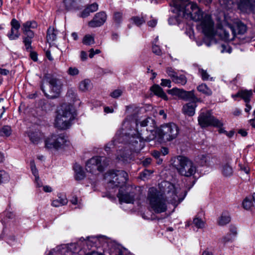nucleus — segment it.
Returning <instances> with one entry per match:
<instances>
[{"instance_id":"49","label":"nucleus","mask_w":255,"mask_h":255,"mask_svg":"<svg viewBox=\"0 0 255 255\" xmlns=\"http://www.w3.org/2000/svg\"><path fill=\"white\" fill-rule=\"evenodd\" d=\"M69 75L71 76H76L79 74V71L76 67H70L67 71Z\"/></svg>"},{"instance_id":"58","label":"nucleus","mask_w":255,"mask_h":255,"mask_svg":"<svg viewBox=\"0 0 255 255\" xmlns=\"http://www.w3.org/2000/svg\"><path fill=\"white\" fill-rule=\"evenodd\" d=\"M241 113H242L241 110L238 109V108L235 109L232 112L233 115L235 116H240L241 114Z\"/></svg>"},{"instance_id":"48","label":"nucleus","mask_w":255,"mask_h":255,"mask_svg":"<svg viewBox=\"0 0 255 255\" xmlns=\"http://www.w3.org/2000/svg\"><path fill=\"white\" fill-rule=\"evenodd\" d=\"M123 90L121 89H116L110 94V96L114 98H118L123 94Z\"/></svg>"},{"instance_id":"63","label":"nucleus","mask_w":255,"mask_h":255,"mask_svg":"<svg viewBox=\"0 0 255 255\" xmlns=\"http://www.w3.org/2000/svg\"><path fill=\"white\" fill-rule=\"evenodd\" d=\"M161 154L160 152L158 151H153L152 155L153 157H154L156 158H158Z\"/></svg>"},{"instance_id":"47","label":"nucleus","mask_w":255,"mask_h":255,"mask_svg":"<svg viewBox=\"0 0 255 255\" xmlns=\"http://www.w3.org/2000/svg\"><path fill=\"white\" fill-rule=\"evenodd\" d=\"M166 73L173 80V78H174L178 74V73L172 68L168 67L166 69Z\"/></svg>"},{"instance_id":"18","label":"nucleus","mask_w":255,"mask_h":255,"mask_svg":"<svg viewBox=\"0 0 255 255\" xmlns=\"http://www.w3.org/2000/svg\"><path fill=\"white\" fill-rule=\"evenodd\" d=\"M254 0H240L238 8L244 12H250L253 9Z\"/></svg>"},{"instance_id":"23","label":"nucleus","mask_w":255,"mask_h":255,"mask_svg":"<svg viewBox=\"0 0 255 255\" xmlns=\"http://www.w3.org/2000/svg\"><path fill=\"white\" fill-rule=\"evenodd\" d=\"M196 106L197 105L195 102L188 103L183 106L182 111L184 114L189 116H193L195 114Z\"/></svg>"},{"instance_id":"7","label":"nucleus","mask_w":255,"mask_h":255,"mask_svg":"<svg viewBox=\"0 0 255 255\" xmlns=\"http://www.w3.org/2000/svg\"><path fill=\"white\" fill-rule=\"evenodd\" d=\"M128 175L123 170L110 171L105 176L108 186L114 188L124 185L128 180Z\"/></svg>"},{"instance_id":"55","label":"nucleus","mask_w":255,"mask_h":255,"mask_svg":"<svg viewBox=\"0 0 255 255\" xmlns=\"http://www.w3.org/2000/svg\"><path fill=\"white\" fill-rule=\"evenodd\" d=\"M237 234V231L236 229H233L231 231V233L229 234V237L226 240V238H225L226 241H229L233 239V237H235Z\"/></svg>"},{"instance_id":"10","label":"nucleus","mask_w":255,"mask_h":255,"mask_svg":"<svg viewBox=\"0 0 255 255\" xmlns=\"http://www.w3.org/2000/svg\"><path fill=\"white\" fill-rule=\"evenodd\" d=\"M45 79L46 82L49 83L50 85L51 93H53V95H48L47 93H46L45 90L44 89L43 85H41V89L42 91L44 93L46 96H49L51 98L57 97L60 93L62 87V83L61 81L58 79L49 77L48 75L45 76Z\"/></svg>"},{"instance_id":"56","label":"nucleus","mask_w":255,"mask_h":255,"mask_svg":"<svg viewBox=\"0 0 255 255\" xmlns=\"http://www.w3.org/2000/svg\"><path fill=\"white\" fill-rule=\"evenodd\" d=\"M101 51L99 49H96L95 51L93 49H91L89 51V57L92 58L95 54H99Z\"/></svg>"},{"instance_id":"30","label":"nucleus","mask_w":255,"mask_h":255,"mask_svg":"<svg viewBox=\"0 0 255 255\" xmlns=\"http://www.w3.org/2000/svg\"><path fill=\"white\" fill-rule=\"evenodd\" d=\"M68 202L65 196L60 195L58 199L54 200L52 202V206L55 207H58L66 205Z\"/></svg>"},{"instance_id":"4","label":"nucleus","mask_w":255,"mask_h":255,"mask_svg":"<svg viewBox=\"0 0 255 255\" xmlns=\"http://www.w3.org/2000/svg\"><path fill=\"white\" fill-rule=\"evenodd\" d=\"M179 132L178 127L173 123L164 124L159 128H156L155 134L163 140L171 141L175 139Z\"/></svg>"},{"instance_id":"35","label":"nucleus","mask_w":255,"mask_h":255,"mask_svg":"<svg viewBox=\"0 0 255 255\" xmlns=\"http://www.w3.org/2000/svg\"><path fill=\"white\" fill-rule=\"evenodd\" d=\"M197 90L207 96H210L212 94V90L205 84H202L197 87Z\"/></svg>"},{"instance_id":"33","label":"nucleus","mask_w":255,"mask_h":255,"mask_svg":"<svg viewBox=\"0 0 255 255\" xmlns=\"http://www.w3.org/2000/svg\"><path fill=\"white\" fill-rule=\"evenodd\" d=\"M11 26L10 30L7 33V36L10 40H14L16 37V19L13 18L10 22Z\"/></svg>"},{"instance_id":"45","label":"nucleus","mask_w":255,"mask_h":255,"mask_svg":"<svg viewBox=\"0 0 255 255\" xmlns=\"http://www.w3.org/2000/svg\"><path fill=\"white\" fill-rule=\"evenodd\" d=\"M199 73L203 80L206 81L210 79V75L208 74L206 70H204L203 69H199Z\"/></svg>"},{"instance_id":"26","label":"nucleus","mask_w":255,"mask_h":255,"mask_svg":"<svg viewBox=\"0 0 255 255\" xmlns=\"http://www.w3.org/2000/svg\"><path fill=\"white\" fill-rule=\"evenodd\" d=\"M75 171V178L77 180H81L85 177V173L82 167L77 164H75L74 166Z\"/></svg>"},{"instance_id":"27","label":"nucleus","mask_w":255,"mask_h":255,"mask_svg":"<svg viewBox=\"0 0 255 255\" xmlns=\"http://www.w3.org/2000/svg\"><path fill=\"white\" fill-rule=\"evenodd\" d=\"M151 90L156 96L162 98L165 100L168 99L167 96L164 92L163 89L158 85H154L151 88Z\"/></svg>"},{"instance_id":"42","label":"nucleus","mask_w":255,"mask_h":255,"mask_svg":"<svg viewBox=\"0 0 255 255\" xmlns=\"http://www.w3.org/2000/svg\"><path fill=\"white\" fill-rule=\"evenodd\" d=\"M81 0H64V3L67 8H70L76 5Z\"/></svg>"},{"instance_id":"11","label":"nucleus","mask_w":255,"mask_h":255,"mask_svg":"<svg viewBox=\"0 0 255 255\" xmlns=\"http://www.w3.org/2000/svg\"><path fill=\"white\" fill-rule=\"evenodd\" d=\"M56 250L63 255H79L81 249L77 243H71L58 246Z\"/></svg>"},{"instance_id":"13","label":"nucleus","mask_w":255,"mask_h":255,"mask_svg":"<svg viewBox=\"0 0 255 255\" xmlns=\"http://www.w3.org/2000/svg\"><path fill=\"white\" fill-rule=\"evenodd\" d=\"M168 93L172 95L177 96L179 98L186 101L194 99L195 98L193 91H186L182 89L174 88L168 90Z\"/></svg>"},{"instance_id":"51","label":"nucleus","mask_w":255,"mask_h":255,"mask_svg":"<svg viewBox=\"0 0 255 255\" xmlns=\"http://www.w3.org/2000/svg\"><path fill=\"white\" fill-rule=\"evenodd\" d=\"M161 82L160 85L163 87H167L168 88L171 87V82L168 79H161Z\"/></svg>"},{"instance_id":"12","label":"nucleus","mask_w":255,"mask_h":255,"mask_svg":"<svg viewBox=\"0 0 255 255\" xmlns=\"http://www.w3.org/2000/svg\"><path fill=\"white\" fill-rule=\"evenodd\" d=\"M60 113H61L60 112ZM74 119V117H70L69 113L67 116H61V114L56 115L54 125L58 128L61 129H66L71 126V121Z\"/></svg>"},{"instance_id":"40","label":"nucleus","mask_w":255,"mask_h":255,"mask_svg":"<svg viewBox=\"0 0 255 255\" xmlns=\"http://www.w3.org/2000/svg\"><path fill=\"white\" fill-rule=\"evenodd\" d=\"M219 162V158L216 156L210 155L208 167H213L218 165Z\"/></svg>"},{"instance_id":"1","label":"nucleus","mask_w":255,"mask_h":255,"mask_svg":"<svg viewBox=\"0 0 255 255\" xmlns=\"http://www.w3.org/2000/svg\"><path fill=\"white\" fill-rule=\"evenodd\" d=\"M159 190L154 187L149 189L147 200L152 210L156 213L166 211V201L177 206L184 198L186 194L178 184L164 181L159 184Z\"/></svg>"},{"instance_id":"60","label":"nucleus","mask_w":255,"mask_h":255,"mask_svg":"<svg viewBox=\"0 0 255 255\" xmlns=\"http://www.w3.org/2000/svg\"><path fill=\"white\" fill-rule=\"evenodd\" d=\"M30 57L34 61H36L37 60V54L36 52H31L30 53Z\"/></svg>"},{"instance_id":"62","label":"nucleus","mask_w":255,"mask_h":255,"mask_svg":"<svg viewBox=\"0 0 255 255\" xmlns=\"http://www.w3.org/2000/svg\"><path fill=\"white\" fill-rule=\"evenodd\" d=\"M253 116L254 117V119L250 120V123L253 127L255 128V110L253 113Z\"/></svg>"},{"instance_id":"64","label":"nucleus","mask_w":255,"mask_h":255,"mask_svg":"<svg viewBox=\"0 0 255 255\" xmlns=\"http://www.w3.org/2000/svg\"><path fill=\"white\" fill-rule=\"evenodd\" d=\"M85 255H104L102 253H99L98 252H91L86 254Z\"/></svg>"},{"instance_id":"54","label":"nucleus","mask_w":255,"mask_h":255,"mask_svg":"<svg viewBox=\"0 0 255 255\" xmlns=\"http://www.w3.org/2000/svg\"><path fill=\"white\" fill-rule=\"evenodd\" d=\"M152 173V172H150L149 170H144L142 172L140 173V177L142 179H145L147 178V176L150 175Z\"/></svg>"},{"instance_id":"22","label":"nucleus","mask_w":255,"mask_h":255,"mask_svg":"<svg viewBox=\"0 0 255 255\" xmlns=\"http://www.w3.org/2000/svg\"><path fill=\"white\" fill-rule=\"evenodd\" d=\"M92 88V83L91 80L89 79H85L79 83L78 89L81 92H87L90 91Z\"/></svg>"},{"instance_id":"46","label":"nucleus","mask_w":255,"mask_h":255,"mask_svg":"<svg viewBox=\"0 0 255 255\" xmlns=\"http://www.w3.org/2000/svg\"><path fill=\"white\" fill-rule=\"evenodd\" d=\"M220 50L222 53L227 52L230 53L232 51V49L228 45V44H222L220 47Z\"/></svg>"},{"instance_id":"61","label":"nucleus","mask_w":255,"mask_h":255,"mask_svg":"<svg viewBox=\"0 0 255 255\" xmlns=\"http://www.w3.org/2000/svg\"><path fill=\"white\" fill-rule=\"evenodd\" d=\"M156 23H157V21L155 19H152L148 22V25L149 26H151L152 27H154L156 25Z\"/></svg>"},{"instance_id":"24","label":"nucleus","mask_w":255,"mask_h":255,"mask_svg":"<svg viewBox=\"0 0 255 255\" xmlns=\"http://www.w3.org/2000/svg\"><path fill=\"white\" fill-rule=\"evenodd\" d=\"M57 30L53 27H49L47 31V41L51 44L57 38Z\"/></svg>"},{"instance_id":"43","label":"nucleus","mask_w":255,"mask_h":255,"mask_svg":"<svg viewBox=\"0 0 255 255\" xmlns=\"http://www.w3.org/2000/svg\"><path fill=\"white\" fill-rule=\"evenodd\" d=\"M193 224L197 228H203L205 227V222L200 218H195Z\"/></svg>"},{"instance_id":"36","label":"nucleus","mask_w":255,"mask_h":255,"mask_svg":"<svg viewBox=\"0 0 255 255\" xmlns=\"http://www.w3.org/2000/svg\"><path fill=\"white\" fill-rule=\"evenodd\" d=\"M210 155L208 154H202L199 157V163L202 166H208Z\"/></svg>"},{"instance_id":"14","label":"nucleus","mask_w":255,"mask_h":255,"mask_svg":"<svg viewBox=\"0 0 255 255\" xmlns=\"http://www.w3.org/2000/svg\"><path fill=\"white\" fill-rule=\"evenodd\" d=\"M107 19V14L104 11L97 13L93 19L89 22L88 25L91 27H99L106 22Z\"/></svg>"},{"instance_id":"17","label":"nucleus","mask_w":255,"mask_h":255,"mask_svg":"<svg viewBox=\"0 0 255 255\" xmlns=\"http://www.w3.org/2000/svg\"><path fill=\"white\" fill-rule=\"evenodd\" d=\"M61 114V116H66L69 113L70 117H74V109L72 105L68 104H63L60 106L57 110L56 115H59L60 113Z\"/></svg>"},{"instance_id":"2","label":"nucleus","mask_w":255,"mask_h":255,"mask_svg":"<svg viewBox=\"0 0 255 255\" xmlns=\"http://www.w3.org/2000/svg\"><path fill=\"white\" fill-rule=\"evenodd\" d=\"M133 125H135L136 129H130L128 133L130 136V142L132 144L137 143V139L139 141L142 140H150L156 136L155 135V124L152 119L147 118L138 123H134Z\"/></svg>"},{"instance_id":"31","label":"nucleus","mask_w":255,"mask_h":255,"mask_svg":"<svg viewBox=\"0 0 255 255\" xmlns=\"http://www.w3.org/2000/svg\"><path fill=\"white\" fill-rule=\"evenodd\" d=\"M255 204V198L254 196L250 198L248 197L246 198L242 203L243 208L247 210H251Z\"/></svg>"},{"instance_id":"15","label":"nucleus","mask_w":255,"mask_h":255,"mask_svg":"<svg viewBox=\"0 0 255 255\" xmlns=\"http://www.w3.org/2000/svg\"><path fill=\"white\" fill-rule=\"evenodd\" d=\"M107 242V239L104 236L89 237L87 238L86 241H85V243L88 247L104 246Z\"/></svg>"},{"instance_id":"38","label":"nucleus","mask_w":255,"mask_h":255,"mask_svg":"<svg viewBox=\"0 0 255 255\" xmlns=\"http://www.w3.org/2000/svg\"><path fill=\"white\" fill-rule=\"evenodd\" d=\"M114 22L116 24H120L123 20V13L121 12H115L113 15Z\"/></svg>"},{"instance_id":"50","label":"nucleus","mask_w":255,"mask_h":255,"mask_svg":"<svg viewBox=\"0 0 255 255\" xmlns=\"http://www.w3.org/2000/svg\"><path fill=\"white\" fill-rule=\"evenodd\" d=\"M87 7L89 9V10H90L91 13L94 12L98 10V4L97 3H93L87 6Z\"/></svg>"},{"instance_id":"32","label":"nucleus","mask_w":255,"mask_h":255,"mask_svg":"<svg viewBox=\"0 0 255 255\" xmlns=\"http://www.w3.org/2000/svg\"><path fill=\"white\" fill-rule=\"evenodd\" d=\"M231 221V217L228 212H223L219 218L218 223L220 226H224L229 223Z\"/></svg>"},{"instance_id":"41","label":"nucleus","mask_w":255,"mask_h":255,"mask_svg":"<svg viewBox=\"0 0 255 255\" xmlns=\"http://www.w3.org/2000/svg\"><path fill=\"white\" fill-rule=\"evenodd\" d=\"M83 43L87 45L93 44L95 43L94 37L90 35H85L83 38Z\"/></svg>"},{"instance_id":"29","label":"nucleus","mask_w":255,"mask_h":255,"mask_svg":"<svg viewBox=\"0 0 255 255\" xmlns=\"http://www.w3.org/2000/svg\"><path fill=\"white\" fill-rule=\"evenodd\" d=\"M30 168L32 173L35 177V182L36 184V186L38 187H41L42 186V183L39 179L38 172L33 161L30 162Z\"/></svg>"},{"instance_id":"53","label":"nucleus","mask_w":255,"mask_h":255,"mask_svg":"<svg viewBox=\"0 0 255 255\" xmlns=\"http://www.w3.org/2000/svg\"><path fill=\"white\" fill-rule=\"evenodd\" d=\"M91 13V11L86 7L81 12L80 16L85 18L88 16Z\"/></svg>"},{"instance_id":"19","label":"nucleus","mask_w":255,"mask_h":255,"mask_svg":"<svg viewBox=\"0 0 255 255\" xmlns=\"http://www.w3.org/2000/svg\"><path fill=\"white\" fill-rule=\"evenodd\" d=\"M30 141L34 144L41 142L44 137V134L39 130L31 131L28 133Z\"/></svg>"},{"instance_id":"8","label":"nucleus","mask_w":255,"mask_h":255,"mask_svg":"<svg viewBox=\"0 0 255 255\" xmlns=\"http://www.w3.org/2000/svg\"><path fill=\"white\" fill-rule=\"evenodd\" d=\"M37 27V23L35 21H28L22 25V30L24 35L23 42L27 51H30L31 49L32 39L34 36L32 29L36 28Z\"/></svg>"},{"instance_id":"39","label":"nucleus","mask_w":255,"mask_h":255,"mask_svg":"<svg viewBox=\"0 0 255 255\" xmlns=\"http://www.w3.org/2000/svg\"><path fill=\"white\" fill-rule=\"evenodd\" d=\"M9 180L8 174L4 170H1L0 171V183H5Z\"/></svg>"},{"instance_id":"16","label":"nucleus","mask_w":255,"mask_h":255,"mask_svg":"<svg viewBox=\"0 0 255 255\" xmlns=\"http://www.w3.org/2000/svg\"><path fill=\"white\" fill-rule=\"evenodd\" d=\"M55 140L56 150L64 148L71 144L68 138L63 134H55Z\"/></svg>"},{"instance_id":"52","label":"nucleus","mask_w":255,"mask_h":255,"mask_svg":"<svg viewBox=\"0 0 255 255\" xmlns=\"http://www.w3.org/2000/svg\"><path fill=\"white\" fill-rule=\"evenodd\" d=\"M152 51L156 55H160L161 54V50L158 45H154L152 46Z\"/></svg>"},{"instance_id":"37","label":"nucleus","mask_w":255,"mask_h":255,"mask_svg":"<svg viewBox=\"0 0 255 255\" xmlns=\"http://www.w3.org/2000/svg\"><path fill=\"white\" fill-rule=\"evenodd\" d=\"M11 129L8 126H3L0 130V134L3 136H9L11 134Z\"/></svg>"},{"instance_id":"44","label":"nucleus","mask_w":255,"mask_h":255,"mask_svg":"<svg viewBox=\"0 0 255 255\" xmlns=\"http://www.w3.org/2000/svg\"><path fill=\"white\" fill-rule=\"evenodd\" d=\"M133 22L137 26H139L145 22L142 17L134 16L131 18Z\"/></svg>"},{"instance_id":"57","label":"nucleus","mask_w":255,"mask_h":255,"mask_svg":"<svg viewBox=\"0 0 255 255\" xmlns=\"http://www.w3.org/2000/svg\"><path fill=\"white\" fill-rule=\"evenodd\" d=\"M70 202L72 204L74 205H80V202L79 201L78 198L76 196H74L72 198Z\"/></svg>"},{"instance_id":"59","label":"nucleus","mask_w":255,"mask_h":255,"mask_svg":"<svg viewBox=\"0 0 255 255\" xmlns=\"http://www.w3.org/2000/svg\"><path fill=\"white\" fill-rule=\"evenodd\" d=\"M43 189V191L46 193H50L53 191L52 187L48 185L44 186Z\"/></svg>"},{"instance_id":"9","label":"nucleus","mask_w":255,"mask_h":255,"mask_svg":"<svg viewBox=\"0 0 255 255\" xmlns=\"http://www.w3.org/2000/svg\"><path fill=\"white\" fill-rule=\"evenodd\" d=\"M198 123L202 128L210 126L220 127L224 125L222 120H220L212 115L210 111L201 112L198 117Z\"/></svg>"},{"instance_id":"20","label":"nucleus","mask_w":255,"mask_h":255,"mask_svg":"<svg viewBox=\"0 0 255 255\" xmlns=\"http://www.w3.org/2000/svg\"><path fill=\"white\" fill-rule=\"evenodd\" d=\"M221 172L225 176H231L233 173V168L231 166V159L229 158L223 162L221 166Z\"/></svg>"},{"instance_id":"21","label":"nucleus","mask_w":255,"mask_h":255,"mask_svg":"<svg viewBox=\"0 0 255 255\" xmlns=\"http://www.w3.org/2000/svg\"><path fill=\"white\" fill-rule=\"evenodd\" d=\"M118 197L121 203H133L134 200V194L133 193L123 194L120 190Z\"/></svg>"},{"instance_id":"5","label":"nucleus","mask_w":255,"mask_h":255,"mask_svg":"<svg viewBox=\"0 0 255 255\" xmlns=\"http://www.w3.org/2000/svg\"><path fill=\"white\" fill-rule=\"evenodd\" d=\"M247 30L246 26L243 23H239L236 27L228 25L224 29H220L218 31L220 36L225 41H232L237 37V35L244 34Z\"/></svg>"},{"instance_id":"25","label":"nucleus","mask_w":255,"mask_h":255,"mask_svg":"<svg viewBox=\"0 0 255 255\" xmlns=\"http://www.w3.org/2000/svg\"><path fill=\"white\" fill-rule=\"evenodd\" d=\"M253 95L252 90H242L239 92L236 95L233 96V97H240L246 103H249Z\"/></svg>"},{"instance_id":"3","label":"nucleus","mask_w":255,"mask_h":255,"mask_svg":"<svg viewBox=\"0 0 255 255\" xmlns=\"http://www.w3.org/2000/svg\"><path fill=\"white\" fill-rule=\"evenodd\" d=\"M177 160L178 164L175 165V167L180 174L188 177H194L197 167L192 160L182 156H178Z\"/></svg>"},{"instance_id":"34","label":"nucleus","mask_w":255,"mask_h":255,"mask_svg":"<svg viewBox=\"0 0 255 255\" xmlns=\"http://www.w3.org/2000/svg\"><path fill=\"white\" fill-rule=\"evenodd\" d=\"M187 78L184 75L177 74L174 78H173L172 81L176 84L181 85H185L187 83Z\"/></svg>"},{"instance_id":"6","label":"nucleus","mask_w":255,"mask_h":255,"mask_svg":"<svg viewBox=\"0 0 255 255\" xmlns=\"http://www.w3.org/2000/svg\"><path fill=\"white\" fill-rule=\"evenodd\" d=\"M109 162L110 160L105 157L94 156L86 162V169L92 174H97L102 172Z\"/></svg>"},{"instance_id":"28","label":"nucleus","mask_w":255,"mask_h":255,"mask_svg":"<svg viewBox=\"0 0 255 255\" xmlns=\"http://www.w3.org/2000/svg\"><path fill=\"white\" fill-rule=\"evenodd\" d=\"M45 147L47 149H56L55 134H52L47 137L44 140Z\"/></svg>"}]
</instances>
